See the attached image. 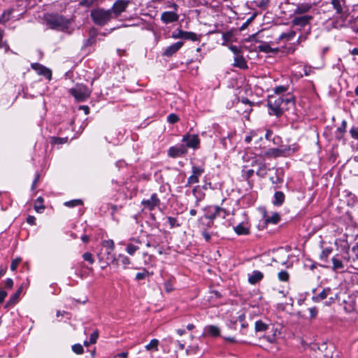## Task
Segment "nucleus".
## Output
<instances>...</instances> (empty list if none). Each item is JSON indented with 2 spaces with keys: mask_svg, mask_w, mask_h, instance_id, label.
Instances as JSON below:
<instances>
[{
  "mask_svg": "<svg viewBox=\"0 0 358 358\" xmlns=\"http://www.w3.org/2000/svg\"><path fill=\"white\" fill-rule=\"evenodd\" d=\"M99 337V331L97 330L94 331L90 337V343H96Z\"/></svg>",
  "mask_w": 358,
  "mask_h": 358,
  "instance_id": "nucleus-51",
  "label": "nucleus"
},
{
  "mask_svg": "<svg viewBox=\"0 0 358 358\" xmlns=\"http://www.w3.org/2000/svg\"><path fill=\"white\" fill-rule=\"evenodd\" d=\"M296 35V32L293 30H291L287 33H282L279 36L278 41H290L292 40Z\"/></svg>",
  "mask_w": 358,
  "mask_h": 358,
  "instance_id": "nucleus-28",
  "label": "nucleus"
},
{
  "mask_svg": "<svg viewBox=\"0 0 358 358\" xmlns=\"http://www.w3.org/2000/svg\"><path fill=\"white\" fill-rule=\"evenodd\" d=\"M187 152L186 146L183 144L171 147L169 150V155L176 158L185 155Z\"/></svg>",
  "mask_w": 358,
  "mask_h": 358,
  "instance_id": "nucleus-11",
  "label": "nucleus"
},
{
  "mask_svg": "<svg viewBox=\"0 0 358 358\" xmlns=\"http://www.w3.org/2000/svg\"><path fill=\"white\" fill-rule=\"evenodd\" d=\"M43 199L42 197H38L36 201L35 209L37 212H41V210L45 209V206L43 205Z\"/></svg>",
  "mask_w": 358,
  "mask_h": 358,
  "instance_id": "nucleus-37",
  "label": "nucleus"
},
{
  "mask_svg": "<svg viewBox=\"0 0 358 358\" xmlns=\"http://www.w3.org/2000/svg\"><path fill=\"white\" fill-rule=\"evenodd\" d=\"M313 20V16L309 15H304L302 16L294 17L292 20V25L294 27H306L310 25V21ZM311 30L310 26L306 32V34H310Z\"/></svg>",
  "mask_w": 358,
  "mask_h": 358,
  "instance_id": "nucleus-8",
  "label": "nucleus"
},
{
  "mask_svg": "<svg viewBox=\"0 0 358 358\" xmlns=\"http://www.w3.org/2000/svg\"><path fill=\"white\" fill-rule=\"evenodd\" d=\"M31 68L36 71L38 75L45 76L46 78L50 80L52 77L51 71L38 63L31 64Z\"/></svg>",
  "mask_w": 358,
  "mask_h": 358,
  "instance_id": "nucleus-13",
  "label": "nucleus"
},
{
  "mask_svg": "<svg viewBox=\"0 0 358 358\" xmlns=\"http://www.w3.org/2000/svg\"><path fill=\"white\" fill-rule=\"evenodd\" d=\"M35 220H36V218L34 217V216H28V217L27 218V222L30 224H35Z\"/></svg>",
  "mask_w": 358,
  "mask_h": 358,
  "instance_id": "nucleus-64",
  "label": "nucleus"
},
{
  "mask_svg": "<svg viewBox=\"0 0 358 358\" xmlns=\"http://www.w3.org/2000/svg\"><path fill=\"white\" fill-rule=\"evenodd\" d=\"M159 343V342L157 339H155V338L152 339L150 341V342L145 346V348L147 351L153 350V351L157 352L159 350V348H158Z\"/></svg>",
  "mask_w": 358,
  "mask_h": 358,
  "instance_id": "nucleus-26",
  "label": "nucleus"
},
{
  "mask_svg": "<svg viewBox=\"0 0 358 358\" xmlns=\"http://www.w3.org/2000/svg\"><path fill=\"white\" fill-rule=\"evenodd\" d=\"M178 18L179 15L174 11H165L161 15V20L165 24L176 22Z\"/></svg>",
  "mask_w": 358,
  "mask_h": 358,
  "instance_id": "nucleus-14",
  "label": "nucleus"
},
{
  "mask_svg": "<svg viewBox=\"0 0 358 358\" xmlns=\"http://www.w3.org/2000/svg\"><path fill=\"white\" fill-rule=\"evenodd\" d=\"M13 286V280L11 278H7L6 280V288L11 289Z\"/></svg>",
  "mask_w": 358,
  "mask_h": 358,
  "instance_id": "nucleus-62",
  "label": "nucleus"
},
{
  "mask_svg": "<svg viewBox=\"0 0 358 358\" xmlns=\"http://www.w3.org/2000/svg\"><path fill=\"white\" fill-rule=\"evenodd\" d=\"M20 262H21L20 258H16V259H13L10 264V269L13 271H15L17 269L19 264L20 263Z\"/></svg>",
  "mask_w": 358,
  "mask_h": 358,
  "instance_id": "nucleus-55",
  "label": "nucleus"
},
{
  "mask_svg": "<svg viewBox=\"0 0 358 358\" xmlns=\"http://www.w3.org/2000/svg\"><path fill=\"white\" fill-rule=\"evenodd\" d=\"M72 350L77 355H80L83 352V348L80 344H75L72 346Z\"/></svg>",
  "mask_w": 358,
  "mask_h": 358,
  "instance_id": "nucleus-48",
  "label": "nucleus"
},
{
  "mask_svg": "<svg viewBox=\"0 0 358 358\" xmlns=\"http://www.w3.org/2000/svg\"><path fill=\"white\" fill-rule=\"evenodd\" d=\"M4 31L0 29V48H4L6 51L9 50V46L6 41H3Z\"/></svg>",
  "mask_w": 358,
  "mask_h": 358,
  "instance_id": "nucleus-39",
  "label": "nucleus"
},
{
  "mask_svg": "<svg viewBox=\"0 0 358 358\" xmlns=\"http://www.w3.org/2000/svg\"><path fill=\"white\" fill-rule=\"evenodd\" d=\"M350 134L353 139L358 140V127H352L350 129Z\"/></svg>",
  "mask_w": 358,
  "mask_h": 358,
  "instance_id": "nucleus-47",
  "label": "nucleus"
},
{
  "mask_svg": "<svg viewBox=\"0 0 358 358\" xmlns=\"http://www.w3.org/2000/svg\"><path fill=\"white\" fill-rule=\"evenodd\" d=\"M98 1L99 0H80L79 5L82 7L90 8Z\"/></svg>",
  "mask_w": 358,
  "mask_h": 358,
  "instance_id": "nucleus-34",
  "label": "nucleus"
},
{
  "mask_svg": "<svg viewBox=\"0 0 358 358\" xmlns=\"http://www.w3.org/2000/svg\"><path fill=\"white\" fill-rule=\"evenodd\" d=\"M83 258L85 261L88 262L90 264H94V259L92 257V255L90 252H85L83 255Z\"/></svg>",
  "mask_w": 358,
  "mask_h": 358,
  "instance_id": "nucleus-43",
  "label": "nucleus"
},
{
  "mask_svg": "<svg viewBox=\"0 0 358 358\" xmlns=\"http://www.w3.org/2000/svg\"><path fill=\"white\" fill-rule=\"evenodd\" d=\"M258 50L260 52L265 53H276L279 51L278 48H271L268 43H263L258 46Z\"/></svg>",
  "mask_w": 358,
  "mask_h": 358,
  "instance_id": "nucleus-23",
  "label": "nucleus"
},
{
  "mask_svg": "<svg viewBox=\"0 0 358 358\" xmlns=\"http://www.w3.org/2000/svg\"><path fill=\"white\" fill-rule=\"evenodd\" d=\"M160 203V200L157 197V194H152L150 199H143L141 201V204L144 206L145 208L152 210L155 207L158 206Z\"/></svg>",
  "mask_w": 358,
  "mask_h": 358,
  "instance_id": "nucleus-10",
  "label": "nucleus"
},
{
  "mask_svg": "<svg viewBox=\"0 0 358 358\" xmlns=\"http://www.w3.org/2000/svg\"><path fill=\"white\" fill-rule=\"evenodd\" d=\"M130 3L129 0H117L110 8L112 10V15L114 18L119 17L122 13L124 12Z\"/></svg>",
  "mask_w": 358,
  "mask_h": 358,
  "instance_id": "nucleus-9",
  "label": "nucleus"
},
{
  "mask_svg": "<svg viewBox=\"0 0 358 358\" xmlns=\"http://www.w3.org/2000/svg\"><path fill=\"white\" fill-rule=\"evenodd\" d=\"M270 180L273 184H277L281 182V179L278 176H275V177H271Z\"/></svg>",
  "mask_w": 358,
  "mask_h": 358,
  "instance_id": "nucleus-63",
  "label": "nucleus"
},
{
  "mask_svg": "<svg viewBox=\"0 0 358 358\" xmlns=\"http://www.w3.org/2000/svg\"><path fill=\"white\" fill-rule=\"evenodd\" d=\"M178 120H179L178 116L174 113H171L167 117V121L170 124H174V123L177 122Z\"/></svg>",
  "mask_w": 358,
  "mask_h": 358,
  "instance_id": "nucleus-46",
  "label": "nucleus"
},
{
  "mask_svg": "<svg viewBox=\"0 0 358 358\" xmlns=\"http://www.w3.org/2000/svg\"><path fill=\"white\" fill-rule=\"evenodd\" d=\"M183 39L196 41L199 40V36H198V35L194 32L185 31Z\"/></svg>",
  "mask_w": 358,
  "mask_h": 358,
  "instance_id": "nucleus-32",
  "label": "nucleus"
},
{
  "mask_svg": "<svg viewBox=\"0 0 358 358\" xmlns=\"http://www.w3.org/2000/svg\"><path fill=\"white\" fill-rule=\"evenodd\" d=\"M285 201V194L282 192L278 191L274 194V200L273 203L274 206H281Z\"/></svg>",
  "mask_w": 358,
  "mask_h": 358,
  "instance_id": "nucleus-25",
  "label": "nucleus"
},
{
  "mask_svg": "<svg viewBox=\"0 0 358 358\" xmlns=\"http://www.w3.org/2000/svg\"><path fill=\"white\" fill-rule=\"evenodd\" d=\"M148 275H149L148 271H146L145 269H143V272L136 273V279L137 280H143V279L145 278L147 276H148Z\"/></svg>",
  "mask_w": 358,
  "mask_h": 358,
  "instance_id": "nucleus-49",
  "label": "nucleus"
},
{
  "mask_svg": "<svg viewBox=\"0 0 358 358\" xmlns=\"http://www.w3.org/2000/svg\"><path fill=\"white\" fill-rule=\"evenodd\" d=\"M252 166H257V169L256 171L257 176L264 178L266 175L268 169L265 162L262 161H255L254 164H252Z\"/></svg>",
  "mask_w": 358,
  "mask_h": 358,
  "instance_id": "nucleus-17",
  "label": "nucleus"
},
{
  "mask_svg": "<svg viewBox=\"0 0 358 358\" xmlns=\"http://www.w3.org/2000/svg\"><path fill=\"white\" fill-rule=\"evenodd\" d=\"M280 221V215L278 213H273L271 216L265 219L266 223L277 224Z\"/></svg>",
  "mask_w": 358,
  "mask_h": 358,
  "instance_id": "nucleus-30",
  "label": "nucleus"
},
{
  "mask_svg": "<svg viewBox=\"0 0 358 358\" xmlns=\"http://www.w3.org/2000/svg\"><path fill=\"white\" fill-rule=\"evenodd\" d=\"M294 103V99H293V96H291V95H289L287 96V97L285 98H283V106L287 108V109L288 108V106L289 105H292L293 106Z\"/></svg>",
  "mask_w": 358,
  "mask_h": 358,
  "instance_id": "nucleus-40",
  "label": "nucleus"
},
{
  "mask_svg": "<svg viewBox=\"0 0 358 358\" xmlns=\"http://www.w3.org/2000/svg\"><path fill=\"white\" fill-rule=\"evenodd\" d=\"M278 278L280 281L287 282L289 278V275L286 271H281L278 273Z\"/></svg>",
  "mask_w": 358,
  "mask_h": 358,
  "instance_id": "nucleus-36",
  "label": "nucleus"
},
{
  "mask_svg": "<svg viewBox=\"0 0 358 358\" xmlns=\"http://www.w3.org/2000/svg\"><path fill=\"white\" fill-rule=\"evenodd\" d=\"M102 245L104 248H108L110 250H113L115 248V243L113 240H105L103 241Z\"/></svg>",
  "mask_w": 358,
  "mask_h": 358,
  "instance_id": "nucleus-42",
  "label": "nucleus"
},
{
  "mask_svg": "<svg viewBox=\"0 0 358 358\" xmlns=\"http://www.w3.org/2000/svg\"><path fill=\"white\" fill-rule=\"evenodd\" d=\"M312 8V5L309 3H298L296 6V8L294 10V14L295 15H301L308 13L310 8Z\"/></svg>",
  "mask_w": 358,
  "mask_h": 358,
  "instance_id": "nucleus-16",
  "label": "nucleus"
},
{
  "mask_svg": "<svg viewBox=\"0 0 358 358\" xmlns=\"http://www.w3.org/2000/svg\"><path fill=\"white\" fill-rule=\"evenodd\" d=\"M204 172V169L201 166H192V174L200 176Z\"/></svg>",
  "mask_w": 358,
  "mask_h": 358,
  "instance_id": "nucleus-45",
  "label": "nucleus"
},
{
  "mask_svg": "<svg viewBox=\"0 0 358 358\" xmlns=\"http://www.w3.org/2000/svg\"><path fill=\"white\" fill-rule=\"evenodd\" d=\"M43 20L45 24L52 29L66 31L69 28L71 20L57 13H47L44 15Z\"/></svg>",
  "mask_w": 358,
  "mask_h": 358,
  "instance_id": "nucleus-2",
  "label": "nucleus"
},
{
  "mask_svg": "<svg viewBox=\"0 0 358 358\" xmlns=\"http://www.w3.org/2000/svg\"><path fill=\"white\" fill-rule=\"evenodd\" d=\"M222 38H223V40H224V43L222 44L224 45L225 43L229 42V41H231L232 33L230 32V31L224 33L222 34Z\"/></svg>",
  "mask_w": 358,
  "mask_h": 358,
  "instance_id": "nucleus-57",
  "label": "nucleus"
},
{
  "mask_svg": "<svg viewBox=\"0 0 358 358\" xmlns=\"http://www.w3.org/2000/svg\"><path fill=\"white\" fill-rule=\"evenodd\" d=\"M182 141L186 143V148H196L200 143V140L197 135L186 134L182 137Z\"/></svg>",
  "mask_w": 358,
  "mask_h": 358,
  "instance_id": "nucleus-12",
  "label": "nucleus"
},
{
  "mask_svg": "<svg viewBox=\"0 0 358 358\" xmlns=\"http://www.w3.org/2000/svg\"><path fill=\"white\" fill-rule=\"evenodd\" d=\"M269 329V325L264 323L262 320H257L255 322V329L257 332L265 331Z\"/></svg>",
  "mask_w": 358,
  "mask_h": 358,
  "instance_id": "nucleus-27",
  "label": "nucleus"
},
{
  "mask_svg": "<svg viewBox=\"0 0 358 358\" xmlns=\"http://www.w3.org/2000/svg\"><path fill=\"white\" fill-rule=\"evenodd\" d=\"M206 214L205 217L210 220H213L216 219L217 217H222V218H225L227 215V210L221 208L218 206H209L206 209Z\"/></svg>",
  "mask_w": 358,
  "mask_h": 358,
  "instance_id": "nucleus-7",
  "label": "nucleus"
},
{
  "mask_svg": "<svg viewBox=\"0 0 358 358\" xmlns=\"http://www.w3.org/2000/svg\"><path fill=\"white\" fill-rule=\"evenodd\" d=\"M331 294V289L330 287L324 288L320 294L317 296H313V300L316 302L320 301L326 299L329 295Z\"/></svg>",
  "mask_w": 358,
  "mask_h": 358,
  "instance_id": "nucleus-24",
  "label": "nucleus"
},
{
  "mask_svg": "<svg viewBox=\"0 0 358 358\" xmlns=\"http://www.w3.org/2000/svg\"><path fill=\"white\" fill-rule=\"evenodd\" d=\"M309 313L310 315V317L314 318L317 315V309L315 307H313L309 308Z\"/></svg>",
  "mask_w": 358,
  "mask_h": 358,
  "instance_id": "nucleus-60",
  "label": "nucleus"
},
{
  "mask_svg": "<svg viewBox=\"0 0 358 358\" xmlns=\"http://www.w3.org/2000/svg\"><path fill=\"white\" fill-rule=\"evenodd\" d=\"M70 93L78 101H83L90 96L91 91L87 86L78 84L70 90Z\"/></svg>",
  "mask_w": 358,
  "mask_h": 358,
  "instance_id": "nucleus-6",
  "label": "nucleus"
},
{
  "mask_svg": "<svg viewBox=\"0 0 358 358\" xmlns=\"http://www.w3.org/2000/svg\"><path fill=\"white\" fill-rule=\"evenodd\" d=\"M347 122L346 120H343L341 127H338L336 129L337 133L341 134H344L346 130Z\"/></svg>",
  "mask_w": 358,
  "mask_h": 358,
  "instance_id": "nucleus-50",
  "label": "nucleus"
},
{
  "mask_svg": "<svg viewBox=\"0 0 358 358\" xmlns=\"http://www.w3.org/2000/svg\"><path fill=\"white\" fill-rule=\"evenodd\" d=\"M83 204V201L80 199H74L64 203V205L67 207H75Z\"/></svg>",
  "mask_w": 358,
  "mask_h": 358,
  "instance_id": "nucleus-38",
  "label": "nucleus"
},
{
  "mask_svg": "<svg viewBox=\"0 0 358 358\" xmlns=\"http://www.w3.org/2000/svg\"><path fill=\"white\" fill-rule=\"evenodd\" d=\"M167 220L171 228L178 227L180 226V224L178 222L177 219L175 217H168Z\"/></svg>",
  "mask_w": 358,
  "mask_h": 358,
  "instance_id": "nucleus-41",
  "label": "nucleus"
},
{
  "mask_svg": "<svg viewBox=\"0 0 358 358\" xmlns=\"http://www.w3.org/2000/svg\"><path fill=\"white\" fill-rule=\"evenodd\" d=\"M331 252H332L331 248H324L322 251L321 254L320 255V260L324 261V262H327V258Z\"/></svg>",
  "mask_w": 358,
  "mask_h": 358,
  "instance_id": "nucleus-31",
  "label": "nucleus"
},
{
  "mask_svg": "<svg viewBox=\"0 0 358 358\" xmlns=\"http://www.w3.org/2000/svg\"><path fill=\"white\" fill-rule=\"evenodd\" d=\"M263 273L259 271H254L248 278V282L251 285H255L263 278Z\"/></svg>",
  "mask_w": 358,
  "mask_h": 358,
  "instance_id": "nucleus-21",
  "label": "nucleus"
},
{
  "mask_svg": "<svg viewBox=\"0 0 358 358\" xmlns=\"http://www.w3.org/2000/svg\"><path fill=\"white\" fill-rule=\"evenodd\" d=\"M12 10H5L0 17V23H3L9 20Z\"/></svg>",
  "mask_w": 358,
  "mask_h": 358,
  "instance_id": "nucleus-35",
  "label": "nucleus"
},
{
  "mask_svg": "<svg viewBox=\"0 0 358 358\" xmlns=\"http://www.w3.org/2000/svg\"><path fill=\"white\" fill-rule=\"evenodd\" d=\"M183 44L184 43L182 41H178L169 45L164 50L163 55L166 57L172 56L174 53H176L178 50H180L182 47Z\"/></svg>",
  "mask_w": 358,
  "mask_h": 358,
  "instance_id": "nucleus-15",
  "label": "nucleus"
},
{
  "mask_svg": "<svg viewBox=\"0 0 358 358\" xmlns=\"http://www.w3.org/2000/svg\"><path fill=\"white\" fill-rule=\"evenodd\" d=\"M331 261L334 271H344L345 268L349 273L358 271V242L351 249L348 246L341 254L334 255Z\"/></svg>",
  "mask_w": 358,
  "mask_h": 358,
  "instance_id": "nucleus-1",
  "label": "nucleus"
},
{
  "mask_svg": "<svg viewBox=\"0 0 358 358\" xmlns=\"http://www.w3.org/2000/svg\"><path fill=\"white\" fill-rule=\"evenodd\" d=\"M113 262H115L117 265H123L124 268H125L127 266H128L131 263V261L128 257L125 256L124 255L120 254L117 256V257H115L113 259Z\"/></svg>",
  "mask_w": 358,
  "mask_h": 358,
  "instance_id": "nucleus-20",
  "label": "nucleus"
},
{
  "mask_svg": "<svg viewBox=\"0 0 358 358\" xmlns=\"http://www.w3.org/2000/svg\"><path fill=\"white\" fill-rule=\"evenodd\" d=\"M257 13H254L248 20L241 26V30H243L256 17Z\"/></svg>",
  "mask_w": 358,
  "mask_h": 358,
  "instance_id": "nucleus-58",
  "label": "nucleus"
},
{
  "mask_svg": "<svg viewBox=\"0 0 358 358\" xmlns=\"http://www.w3.org/2000/svg\"><path fill=\"white\" fill-rule=\"evenodd\" d=\"M229 48L235 55V56L242 54L241 49L236 45H230Z\"/></svg>",
  "mask_w": 358,
  "mask_h": 358,
  "instance_id": "nucleus-52",
  "label": "nucleus"
},
{
  "mask_svg": "<svg viewBox=\"0 0 358 358\" xmlns=\"http://www.w3.org/2000/svg\"><path fill=\"white\" fill-rule=\"evenodd\" d=\"M332 8L335 10L337 18L339 21L344 24L346 21L349 13L348 6L345 0H331Z\"/></svg>",
  "mask_w": 358,
  "mask_h": 358,
  "instance_id": "nucleus-4",
  "label": "nucleus"
},
{
  "mask_svg": "<svg viewBox=\"0 0 358 358\" xmlns=\"http://www.w3.org/2000/svg\"><path fill=\"white\" fill-rule=\"evenodd\" d=\"M199 182V176L191 175L187 179V184L189 185Z\"/></svg>",
  "mask_w": 358,
  "mask_h": 358,
  "instance_id": "nucleus-54",
  "label": "nucleus"
},
{
  "mask_svg": "<svg viewBox=\"0 0 358 358\" xmlns=\"http://www.w3.org/2000/svg\"><path fill=\"white\" fill-rule=\"evenodd\" d=\"M267 106L272 111L270 114L275 115L277 117L280 116L284 110L287 109L283 106V98L278 96H270L267 101Z\"/></svg>",
  "mask_w": 358,
  "mask_h": 358,
  "instance_id": "nucleus-5",
  "label": "nucleus"
},
{
  "mask_svg": "<svg viewBox=\"0 0 358 358\" xmlns=\"http://www.w3.org/2000/svg\"><path fill=\"white\" fill-rule=\"evenodd\" d=\"M264 338L271 343H273L276 341V338H275V334L265 336H264Z\"/></svg>",
  "mask_w": 358,
  "mask_h": 358,
  "instance_id": "nucleus-59",
  "label": "nucleus"
},
{
  "mask_svg": "<svg viewBox=\"0 0 358 358\" xmlns=\"http://www.w3.org/2000/svg\"><path fill=\"white\" fill-rule=\"evenodd\" d=\"M90 17L94 24L101 27L106 25L113 18L112 10L101 8L92 9Z\"/></svg>",
  "mask_w": 358,
  "mask_h": 358,
  "instance_id": "nucleus-3",
  "label": "nucleus"
},
{
  "mask_svg": "<svg viewBox=\"0 0 358 358\" xmlns=\"http://www.w3.org/2000/svg\"><path fill=\"white\" fill-rule=\"evenodd\" d=\"M205 333L213 337H218L220 336V329L216 325H207L204 328Z\"/></svg>",
  "mask_w": 358,
  "mask_h": 358,
  "instance_id": "nucleus-18",
  "label": "nucleus"
},
{
  "mask_svg": "<svg viewBox=\"0 0 358 358\" xmlns=\"http://www.w3.org/2000/svg\"><path fill=\"white\" fill-rule=\"evenodd\" d=\"M287 90V87L283 85H280L274 88V92L276 94H280Z\"/></svg>",
  "mask_w": 358,
  "mask_h": 358,
  "instance_id": "nucleus-53",
  "label": "nucleus"
},
{
  "mask_svg": "<svg viewBox=\"0 0 358 358\" xmlns=\"http://www.w3.org/2000/svg\"><path fill=\"white\" fill-rule=\"evenodd\" d=\"M138 249V245H135L133 243H129L126 245L125 250L129 255H134Z\"/></svg>",
  "mask_w": 358,
  "mask_h": 358,
  "instance_id": "nucleus-29",
  "label": "nucleus"
},
{
  "mask_svg": "<svg viewBox=\"0 0 358 358\" xmlns=\"http://www.w3.org/2000/svg\"><path fill=\"white\" fill-rule=\"evenodd\" d=\"M185 31H183L182 29H178V32L173 33L172 37L173 38H184Z\"/></svg>",
  "mask_w": 358,
  "mask_h": 358,
  "instance_id": "nucleus-56",
  "label": "nucleus"
},
{
  "mask_svg": "<svg viewBox=\"0 0 358 358\" xmlns=\"http://www.w3.org/2000/svg\"><path fill=\"white\" fill-rule=\"evenodd\" d=\"M233 66L242 69H245L248 68L247 62L242 54L234 57V62Z\"/></svg>",
  "mask_w": 358,
  "mask_h": 358,
  "instance_id": "nucleus-19",
  "label": "nucleus"
},
{
  "mask_svg": "<svg viewBox=\"0 0 358 358\" xmlns=\"http://www.w3.org/2000/svg\"><path fill=\"white\" fill-rule=\"evenodd\" d=\"M281 152H282L281 150H280L279 149H277V148H273V149L270 150V151H269V153L272 154L275 157L280 156Z\"/></svg>",
  "mask_w": 358,
  "mask_h": 358,
  "instance_id": "nucleus-61",
  "label": "nucleus"
},
{
  "mask_svg": "<svg viewBox=\"0 0 358 358\" xmlns=\"http://www.w3.org/2000/svg\"><path fill=\"white\" fill-rule=\"evenodd\" d=\"M164 287L165 291L167 293H170V292H171L174 289L173 286V283H172L171 280H170L166 281L164 283Z\"/></svg>",
  "mask_w": 358,
  "mask_h": 358,
  "instance_id": "nucleus-44",
  "label": "nucleus"
},
{
  "mask_svg": "<svg viewBox=\"0 0 358 358\" xmlns=\"http://www.w3.org/2000/svg\"><path fill=\"white\" fill-rule=\"evenodd\" d=\"M234 230L238 235H248L250 234L249 228L243 223H240L234 227Z\"/></svg>",
  "mask_w": 358,
  "mask_h": 358,
  "instance_id": "nucleus-22",
  "label": "nucleus"
},
{
  "mask_svg": "<svg viewBox=\"0 0 358 358\" xmlns=\"http://www.w3.org/2000/svg\"><path fill=\"white\" fill-rule=\"evenodd\" d=\"M22 291V286H21L16 292L10 298L9 301L7 303L6 306L10 303H15L17 301V299L21 294Z\"/></svg>",
  "mask_w": 358,
  "mask_h": 358,
  "instance_id": "nucleus-33",
  "label": "nucleus"
}]
</instances>
